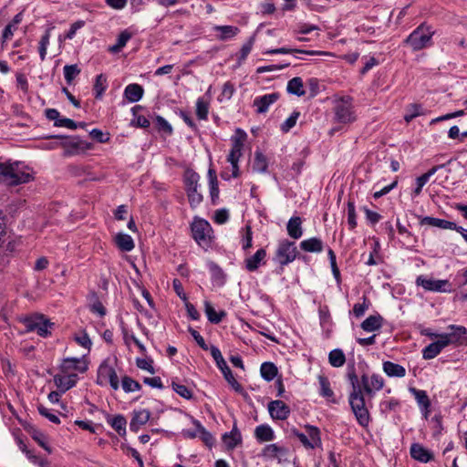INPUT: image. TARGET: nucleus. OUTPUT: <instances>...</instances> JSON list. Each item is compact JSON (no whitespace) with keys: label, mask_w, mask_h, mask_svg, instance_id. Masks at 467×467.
I'll use <instances>...</instances> for the list:
<instances>
[{"label":"nucleus","mask_w":467,"mask_h":467,"mask_svg":"<svg viewBox=\"0 0 467 467\" xmlns=\"http://www.w3.org/2000/svg\"><path fill=\"white\" fill-rule=\"evenodd\" d=\"M143 94V88L136 83L129 84L124 89V97L132 103L139 101Z\"/></svg>","instance_id":"bb28decb"},{"label":"nucleus","mask_w":467,"mask_h":467,"mask_svg":"<svg viewBox=\"0 0 467 467\" xmlns=\"http://www.w3.org/2000/svg\"><path fill=\"white\" fill-rule=\"evenodd\" d=\"M286 90L288 93L301 97L305 95L303 80L299 77H295L287 83Z\"/></svg>","instance_id":"e433bc0d"},{"label":"nucleus","mask_w":467,"mask_h":467,"mask_svg":"<svg viewBox=\"0 0 467 467\" xmlns=\"http://www.w3.org/2000/svg\"><path fill=\"white\" fill-rule=\"evenodd\" d=\"M410 456L420 462L427 463L433 460V454L420 443H413L410 450Z\"/></svg>","instance_id":"f3484780"},{"label":"nucleus","mask_w":467,"mask_h":467,"mask_svg":"<svg viewBox=\"0 0 467 467\" xmlns=\"http://www.w3.org/2000/svg\"><path fill=\"white\" fill-rule=\"evenodd\" d=\"M83 26H84V22L80 21V20L73 23L71 25L69 30L65 35V38L72 39L75 36L77 30L81 28Z\"/></svg>","instance_id":"774afa93"},{"label":"nucleus","mask_w":467,"mask_h":467,"mask_svg":"<svg viewBox=\"0 0 467 467\" xmlns=\"http://www.w3.org/2000/svg\"><path fill=\"white\" fill-rule=\"evenodd\" d=\"M336 119L340 123H350L356 119L350 98H342L336 101L334 107Z\"/></svg>","instance_id":"0eeeda50"},{"label":"nucleus","mask_w":467,"mask_h":467,"mask_svg":"<svg viewBox=\"0 0 467 467\" xmlns=\"http://www.w3.org/2000/svg\"><path fill=\"white\" fill-rule=\"evenodd\" d=\"M279 99V94L276 92L265 94L264 96L255 98L254 106L256 107L258 113H265L268 110L269 107Z\"/></svg>","instance_id":"dca6fc26"},{"label":"nucleus","mask_w":467,"mask_h":467,"mask_svg":"<svg viewBox=\"0 0 467 467\" xmlns=\"http://www.w3.org/2000/svg\"><path fill=\"white\" fill-rule=\"evenodd\" d=\"M77 374H57L54 376V382L61 392H66L77 383Z\"/></svg>","instance_id":"a211bd4d"},{"label":"nucleus","mask_w":467,"mask_h":467,"mask_svg":"<svg viewBox=\"0 0 467 467\" xmlns=\"http://www.w3.org/2000/svg\"><path fill=\"white\" fill-rule=\"evenodd\" d=\"M53 28V26L47 28L44 35L40 38L38 51L41 61H44L46 59L47 47L50 43L51 31Z\"/></svg>","instance_id":"ea45409f"},{"label":"nucleus","mask_w":467,"mask_h":467,"mask_svg":"<svg viewBox=\"0 0 467 467\" xmlns=\"http://www.w3.org/2000/svg\"><path fill=\"white\" fill-rule=\"evenodd\" d=\"M383 317L380 315H372L367 317L360 325L366 332H374L382 327Z\"/></svg>","instance_id":"c85d7f7f"},{"label":"nucleus","mask_w":467,"mask_h":467,"mask_svg":"<svg viewBox=\"0 0 467 467\" xmlns=\"http://www.w3.org/2000/svg\"><path fill=\"white\" fill-rule=\"evenodd\" d=\"M328 361L332 367H342L346 362L344 352L339 348L333 349L328 355Z\"/></svg>","instance_id":"79ce46f5"},{"label":"nucleus","mask_w":467,"mask_h":467,"mask_svg":"<svg viewBox=\"0 0 467 467\" xmlns=\"http://www.w3.org/2000/svg\"><path fill=\"white\" fill-rule=\"evenodd\" d=\"M200 180L199 174L192 170H187L184 174L185 186L188 195L189 202L192 208H196L202 202V195L197 192V187Z\"/></svg>","instance_id":"20e7f679"},{"label":"nucleus","mask_w":467,"mask_h":467,"mask_svg":"<svg viewBox=\"0 0 467 467\" xmlns=\"http://www.w3.org/2000/svg\"><path fill=\"white\" fill-rule=\"evenodd\" d=\"M97 383L100 386L109 383L113 389L117 390L119 389L118 375L108 360H104L98 368Z\"/></svg>","instance_id":"6e6552de"},{"label":"nucleus","mask_w":467,"mask_h":467,"mask_svg":"<svg viewBox=\"0 0 467 467\" xmlns=\"http://www.w3.org/2000/svg\"><path fill=\"white\" fill-rule=\"evenodd\" d=\"M88 369V361L82 358H66L62 360L60 370L63 374L83 373Z\"/></svg>","instance_id":"ddd939ff"},{"label":"nucleus","mask_w":467,"mask_h":467,"mask_svg":"<svg viewBox=\"0 0 467 467\" xmlns=\"http://www.w3.org/2000/svg\"><path fill=\"white\" fill-rule=\"evenodd\" d=\"M107 88V78L102 75H98L94 84V91L96 99L101 98L103 92Z\"/></svg>","instance_id":"09e8293b"},{"label":"nucleus","mask_w":467,"mask_h":467,"mask_svg":"<svg viewBox=\"0 0 467 467\" xmlns=\"http://www.w3.org/2000/svg\"><path fill=\"white\" fill-rule=\"evenodd\" d=\"M173 390L182 398L190 399L192 397L191 390L184 385L172 382Z\"/></svg>","instance_id":"680f3d73"},{"label":"nucleus","mask_w":467,"mask_h":467,"mask_svg":"<svg viewBox=\"0 0 467 467\" xmlns=\"http://www.w3.org/2000/svg\"><path fill=\"white\" fill-rule=\"evenodd\" d=\"M288 235L293 239H299L303 234L302 220L298 216L291 217L287 223Z\"/></svg>","instance_id":"393cba45"},{"label":"nucleus","mask_w":467,"mask_h":467,"mask_svg":"<svg viewBox=\"0 0 467 467\" xmlns=\"http://www.w3.org/2000/svg\"><path fill=\"white\" fill-rule=\"evenodd\" d=\"M121 385L125 392H135L140 389V383L128 376L122 378Z\"/></svg>","instance_id":"3c124183"},{"label":"nucleus","mask_w":467,"mask_h":467,"mask_svg":"<svg viewBox=\"0 0 467 467\" xmlns=\"http://www.w3.org/2000/svg\"><path fill=\"white\" fill-rule=\"evenodd\" d=\"M293 433L298 438L306 448L314 449L321 444L319 430L313 426H306V434L294 430Z\"/></svg>","instance_id":"f8f14e48"},{"label":"nucleus","mask_w":467,"mask_h":467,"mask_svg":"<svg viewBox=\"0 0 467 467\" xmlns=\"http://www.w3.org/2000/svg\"><path fill=\"white\" fill-rule=\"evenodd\" d=\"M422 114L421 106L419 104H410L406 109L404 119L406 122H410L414 118Z\"/></svg>","instance_id":"de8ad7c7"},{"label":"nucleus","mask_w":467,"mask_h":467,"mask_svg":"<svg viewBox=\"0 0 467 467\" xmlns=\"http://www.w3.org/2000/svg\"><path fill=\"white\" fill-rule=\"evenodd\" d=\"M420 223L421 225H430L433 227H438L441 229H450L452 230V228H456V223L453 222L446 221L440 218L426 216L421 218L420 221Z\"/></svg>","instance_id":"b1692460"},{"label":"nucleus","mask_w":467,"mask_h":467,"mask_svg":"<svg viewBox=\"0 0 467 467\" xmlns=\"http://www.w3.org/2000/svg\"><path fill=\"white\" fill-rule=\"evenodd\" d=\"M78 65H66L63 68L64 77L67 84H71L74 78L80 74Z\"/></svg>","instance_id":"49530a36"},{"label":"nucleus","mask_w":467,"mask_h":467,"mask_svg":"<svg viewBox=\"0 0 467 467\" xmlns=\"http://www.w3.org/2000/svg\"><path fill=\"white\" fill-rule=\"evenodd\" d=\"M74 339L79 346L85 348L88 350L90 349L92 342L86 331L83 330L78 334H76L74 336Z\"/></svg>","instance_id":"603ef678"},{"label":"nucleus","mask_w":467,"mask_h":467,"mask_svg":"<svg viewBox=\"0 0 467 467\" xmlns=\"http://www.w3.org/2000/svg\"><path fill=\"white\" fill-rule=\"evenodd\" d=\"M417 285L422 286L427 291L445 293L451 291L448 280H436L420 275L416 279Z\"/></svg>","instance_id":"9b49d317"},{"label":"nucleus","mask_w":467,"mask_h":467,"mask_svg":"<svg viewBox=\"0 0 467 467\" xmlns=\"http://www.w3.org/2000/svg\"><path fill=\"white\" fill-rule=\"evenodd\" d=\"M296 244L289 240H283L279 243L274 260L281 266L292 263L297 256Z\"/></svg>","instance_id":"423d86ee"},{"label":"nucleus","mask_w":467,"mask_h":467,"mask_svg":"<svg viewBox=\"0 0 467 467\" xmlns=\"http://www.w3.org/2000/svg\"><path fill=\"white\" fill-rule=\"evenodd\" d=\"M109 423L119 435H124L126 433L127 420L122 415L113 417L109 420Z\"/></svg>","instance_id":"c03bdc74"},{"label":"nucleus","mask_w":467,"mask_h":467,"mask_svg":"<svg viewBox=\"0 0 467 467\" xmlns=\"http://www.w3.org/2000/svg\"><path fill=\"white\" fill-rule=\"evenodd\" d=\"M260 373L264 379L271 381L277 375V368L274 363L265 362L261 365Z\"/></svg>","instance_id":"a19ab883"},{"label":"nucleus","mask_w":467,"mask_h":467,"mask_svg":"<svg viewBox=\"0 0 467 467\" xmlns=\"http://www.w3.org/2000/svg\"><path fill=\"white\" fill-rule=\"evenodd\" d=\"M368 307H369V302L367 299V297L364 296L363 303L362 304H355L352 311H353V314L355 315V317H360L365 314V312L368 309Z\"/></svg>","instance_id":"13d9d810"},{"label":"nucleus","mask_w":467,"mask_h":467,"mask_svg":"<svg viewBox=\"0 0 467 467\" xmlns=\"http://www.w3.org/2000/svg\"><path fill=\"white\" fill-rule=\"evenodd\" d=\"M244 234L242 238V246L244 250H247L252 247L253 232L252 227L247 224L244 229Z\"/></svg>","instance_id":"6e6d98bb"},{"label":"nucleus","mask_w":467,"mask_h":467,"mask_svg":"<svg viewBox=\"0 0 467 467\" xmlns=\"http://www.w3.org/2000/svg\"><path fill=\"white\" fill-rule=\"evenodd\" d=\"M318 381L320 384V395L327 399L329 401H335L334 391L330 388L328 379L324 375H319Z\"/></svg>","instance_id":"4c0bfd02"},{"label":"nucleus","mask_w":467,"mask_h":467,"mask_svg":"<svg viewBox=\"0 0 467 467\" xmlns=\"http://www.w3.org/2000/svg\"><path fill=\"white\" fill-rule=\"evenodd\" d=\"M211 273V282L213 287H222L226 282V274L217 265L211 263L209 265Z\"/></svg>","instance_id":"412c9836"},{"label":"nucleus","mask_w":467,"mask_h":467,"mask_svg":"<svg viewBox=\"0 0 467 467\" xmlns=\"http://www.w3.org/2000/svg\"><path fill=\"white\" fill-rule=\"evenodd\" d=\"M348 379L352 386V391L349 395V404L358 422L365 427L369 423V413L366 408L364 394L367 396L370 394V377L364 373L360 379H358L354 367H352L348 372Z\"/></svg>","instance_id":"f257e3e1"},{"label":"nucleus","mask_w":467,"mask_h":467,"mask_svg":"<svg viewBox=\"0 0 467 467\" xmlns=\"http://www.w3.org/2000/svg\"><path fill=\"white\" fill-rule=\"evenodd\" d=\"M265 256L266 252L264 248L257 250L254 255L245 259L246 269L251 272L255 271L259 267L261 262L265 258Z\"/></svg>","instance_id":"2f4dec72"},{"label":"nucleus","mask_w":467,"mask_h":467,"mask_svg":"<svg viewBox=\"0 0 467 467\" xmlns=\"http://www.w3.org/2000/svg\"><path fill=\"white\" fill-rule=\"evenodd\" d=\"M433 35L434 31L431 30V27L422 23L408 36L404 44L413 51H419L432 45Z\"/></svg>","instance_id":"7ed1b4c3"},{"label":"nucleus","mask_w":467,"mask_h":467,"mask_svg":"<svg viewBox=\"0 0 467 467\" xmlns=\"http://www.w3.org/2000/svg\"><path fill=\"white\" fill-rule=\"evenodd\" d=\"M37 410L40 415L43 417L48 419L51 422L58 424L60 422L58 417L53 413L50 412V410L46 408L44 405H39L37 407Z\"/></svg>","instance_id":"052dcab7"},{"label":"nucleus","mask_w":467,"mask_h":467,"mask_svg":"<svg viewBox=\"0 0 467 467\" xmlns=\"http://www.w3.org/2000/svg\"><path fill=\"white\" fill-rule=\"evenodd\" d=\"M156 126L159 130L165 132L168 135L172 133V128L171 124L162 117H156Z\"/></svg>","instance_id":"bf43d9fd"},{"label":"nucleus","mask_w":467,"mask_h":467,"mask_svg":"<svg viewBox=\"0 0 467 467\" xmlns=\"http://www.w3.org/2000/svg\"><path fill=\"white\" fill-rule=\"evenodd\" d=\"M268 410L271 417L275 420H285L290 414L289 407L279 400L269 402Z\"/></svg>","instance_id":"2eb2a0df"},{"label":"nucleus","mask_w":467,"mask_h":467,"mask_svg":"<svg viewBox=\"0 0 467 467\" xmlns=\"http://www.w3.org/2000/svg\"><path fill=\"white\" fill-rule=\"evenodd\" d=\"M61 140L60 145L65 149L66 155H76L90 149V144L78 137L56 136Z\"/></svg>","instance_id":"1a4fd4ad"},{"label":"nucleus","mask_w":467,"mask_h":467,"mask_svg":"<svg viewBox=\"0 0 467 467\" xmlns=\"http://www.w3.org/2000/svg\"><path fill=\"white\" fill-rule=\"evenodd\" d=\"M410 391L413 394L419 406L426 412H428L431 407V401L427 395V392L425 390L417 389L415 388H410Z\"/></svg>","instance_id":"f704fd0d"},{"label":"nucleus","mask_w":467,"mask_h":467,"mask_svg":"<svg viewBox=\"0 0 467 467\" xmlns=\"http://www.w3.org/2000/svg\"><path fill=\"white\" fill-rule=\"evenodd\" d=\"M33 179L28 168L19 162L0 163V180L6 185L16 186Z\"/></svg>","instance_id":"f03ea898"},{"label":"nucleus","mask_w":467,"mask_h":467,"mask_svg":"<svg viewBox=\"0 0 467 467\" xmlns=\"http://www.w3.org/2000/svg\"><path fill=\"white\" fill-rule=\"evenodd\" d=\"M254 436L260 442L271 441L275 439L273 429L265 424L259 425L255 428Z\"/></svg>","instance_id":"7c9ffc66"},{"label":"nucleus","mask_w":467,"mask_h":467,"mask_svg":"<svg viewBox=\"0 0 467 467\" xmlns=\"http://www.w3.org/2000/svg\"><path fill=\"white\" fill-rule=\"evenodd\" d=\"M224 379L227 381V383L238 393H243L244 389L242 385L235 379L234 377L232 370L230 368H227L223 372Z\"/></svg>","instance_id":"8fccbe9b"},{"label":"nucleus","mask_w":467,"mask_h":467,"mask_svg":"<svg viewBox=\"0 0 467 467\" xmlns=\"http://www.w3.org/2000/svg\"><path fill=\"white\" fill-rule=\"evenodd\" d=\"M209 174V180H210V195H211V201L213 204H217L219 200V188H218V182L216 179L215 171L212 169H209L208 171Z\"/></svg>","instance_id":"58836bf2"},{"label":"nucleus","mask_w":467,"mask_h":467,"mask_svg":"<svg viewBox=\"0 0 467 467\" xmlns=\"http://www.w3.org/2000/svg\"><path fill=\"white\" fill-rule=\"evenodd\" d=\"M244 146L232 144V149L227 157V161L232 165V175L236 178L239 176V166L238 161L242 156V150Z\"/></svg>","instance_id":"aec40b11"},{"label":"nucleus","mask_w":467,"mask_h":467,"mask_svg":"<svg viewBox=\"0 0 467 467\" xmlns=\"http://www.w3.org/2000/svg\"><path fill=\"white\" fill-rule=\"evenodd\" d=\"M363 211L365 213L367 220L369 221L372 224L377 223L381 219V215L379 213L371 211L367 207H364Z\"/></svg>","instance_id":"338daca9"},{"label":"nucleus","mask_w":467,"mask_h":467,"mask_svg":"<svg viewBox=\"0 0 467 467\" xmlns=\"http://www.w3.org/2000/svg\"><path fill=\"white\" fill-rule=\"evenodd\" d=\"M223 440L228 449H234L239 443H241L242 435L238 429L234 426L230 432L223 434Z\"/></svg>","instance_id":"473e14b6"},{"label":"nucleus","mask_w":467,"mask_h":467,"mask_svg":"<svg viewBox=\"0 0 467 467\" xmlns=\"http://www.w3.org/2000/svg\"><path fill=\"white\" fill-rule=\"evenodd\" d=\"M299 115L300 113L298 111H294L291 116L287 118L285 121L281 125L282 131L288 132L293 127H295Z\"/></svg>","instance_id":"5fc2aeb1"},{"label":"nucleus","mask_w":467,"mask_h":467,"mask_svg":"<svg viewBox=\"0 0 467 467\" xmlns=\"http://www.w3.org/2000/svg\"><path fill=\"white\" fill-rule=\"evenodd\" d=\"M450 329L452 330L450 334H454L452 337V342L459 340V338L467 333V329L462 326L451 325Z\"/></svg>","instance_id":"0e129e2a"},{"label":"nucleus","mask_w":467,"mask_h":467,"mask_svg":"<svg viewBox=\"0 0 467 467\" xmlns=\"http://www.w3.org/2000/svg\"><path fill=\"white\" fill-rule=\"evenodd\" d=\"M383 371L389 377L403 378L406 375V369L400 364L393 363L391 361H384L382 364Z\"/></svg>","instance_id":"c756f323"},{"label":"nucleus","mask_w":467,"mask_h":467,"mask_svg":"<svg viewBox=\"0 0 467 467\" xmlns=\"http://www.w3.org/2000/svg\"><path fill=\"white\" fill-rule=\"evenodd\" d=\"M227 316V313L224 309H216L211 304L206 302V318L212 324H219L221 323Z\"/></svg>","instance_id":"cd10ccee"},{"label":"nucleus","mask_w":467,"mask_h":467,"mask_svg":"<svg viewBox=\"0 0 467 467\" xmlns=\"http://www.w3.org/2000/svg\"><path fill=\"white\" fill-rule=\"evenodd\" d=\"M300 248L307 253H321L324 249V244L321 239L312 237L303 240L300 243Z\"/></svg>","instance_id":"a878e982"},{"label":"nucleus","mask_w":467,"mask_h":467,"mask_svg":"<svg viewBox=\"0 0 467 467\" xmlns=\"http://www.w3.org/2000/svg\"><path fill=\"white\" fill-rule=\"evenodd\" d=\"M385 384L384 379L379 374H372L370 376L369 389L370 394H368V397H373L376 391H379L383 389Z\"/></svg>","instance_id":"37998d69"},{"label":"nucleus","mask_w":467,"mask_h":467,"mask_svg":"<svg viewBox=\"0 0 467 467\" xmlns=\"http://www.w3.org/2000/svg\"><path fill=\"white\" fill-rule=\"evenodd\" d=\"M150 418V412L148 410H136L130 423L132 431H138L139 429L146 424Z\"/></svg>","instance_id":"6ab92c4d"},{"label":"nucleus","mask_w":467,"mask_h":467,"mask_svg":"<svg viewBox=\"0 0 467 467\" xmlns=\"http://www.w3.org/2000/svg\"><path fill=\"white\" fill-rule=\"evenodd\" d=\"M286 454V448L284 446H279L275 443L265 446L261 452L262 457L265 460H277L278 462L284 461Z\"/></svg>","instance_id":"4468645a"},{"label":"nucleus","mask_w":467,"mask_h":467,"mask_svg":"<svg viewBox=\"0 0 467 467\" xmlns=\"http://www.w3.org/2000/svg\"><path fill=\"white\" fill-rule=\"evenodd\" d=\"M213 30L216 32L215 37L223 41L233 38L239 32V28L234 26H215Z\"/></svg>","instance_id":"5701e85b"},{"label":"nucleus","mask_w":467,"mask_h":467,"mask_svg":"<svg viewBox=\"0 0 467 467\" xmlns=\"http://www.w3.org/2000/svg\"><path fill=\"white\" fill-rule=\"evenodd\" d=\"M213 219V222L217 224L225 223L229 220L228 210L225 208L216 210Z\"/></svg>","instance_id":"4d7b16f0"},{"label":"nucleus","mask_w":467,"mask_h":467,"mask_svg":"<svg viewBox=\"0 0 467 467\" xmlns=\"http://www.w3.org/2000/svg\"><path fill=\"white\" fill-rule=\"evenodd\" d=\"M356 217L355 203L349 200L348 202V223L350 229H354L357 226Z\"/></svg>","instance_id":"864d4df0"},{"label":"nucleus","mask_w":467,"mask_h":467,"mask_svg":"<svg viewBox=\"0 0 467 467\" xmlns=\"http://www.w3.org/2000/svg\"><path fill=\"white\" fill-rule=\"evenodd\" d=\"M118 247L124 252H130L134 248V242L130 235L119 233L115 236Z\"/></svg>","instance_id":"c9c22d12"},{"label":"nucleus","mask_w":467,"mask_h":467,"mask_svg":"<svg viewBox=\"0 0 467 467\" xmlns=\"http://www.w3.org/2000/svg\"><path fill=\"white\" fill-rule=\"evenodd\" d=\"M191 231L193 239L199 245L204 242V220L199 216H195L191 224Z\"/></svg>","instance_id":"4be33fe9"},{"label":"nucleus","mask_w":467,"mask_h":467,"mask_svg":"<svg viewBox=\"0 0 467 467\" xmlns=\"http://www.w3.org/2000/svg\"><path fill=\"white\" fill-rule=\"evenodd\" d=\"M267 54H293V53H298V54H307V55H317L321 54V52L314 51V50H304V49H298V48H286V47H280L275 49H271L266 51Z\"/></svg>","instance_id":"a18cd8bd"},{"label":"nucleus","mask_w":467,"mask_h":467,"mask_svg":"<svg viewBox=\"0 0 467 467\" xmlns=\"http://www.w3.org/2000/svg\"><path fill=\"white\" fill-rule=\"evenodd\" d=\"M268 168V160L260 150L254 152L253 171L259 173H265Z\"/></svg>","instance_id":"72a5a7b5"},{"label":"nucleus","mask_w":467,"mask_h":467,"mask_svg":"<svg viewBox=\"0 0 467 467\" xmlns=\"http://www.w3.org/2000/svg\"><path fill=\"white\" fill-rule=\"evenodd\" d=\"M26 330L27 332L36 331L40 337H46L51 334L53 323L47 319L43 315H35L24 319Z\"/></svg>","instance_id":"39448f33"},{"label":"nucleus","mask_w":467,"mask_h":467,"mask_svg":"<svg viewBox=\"0 0 467 467\" xmlns=\"http://www.w3.org/2000/svg\"><path fill=\"white\" fill-rule=\"evenodd\" d=\"M234 86L229 83V82H226L224 85H223V90H222V93L220 95V99L223 100V99H230L234 94Z\"/></svg>","instance_id":"69168bd1"},{"label":"nucleus","mask_w":467,"mask_h":467,"mask_svg":"<svg viewBox=\"0 0 467 467\" xmlns=\"http://www.w3.org/2000/svg\"><path fill=\"white\" fill-rule=\"evenodd\" d=\"M246 138H247V134L245 133V131H244L241 129H237L235 130L234 135L231 139L232 144L244 146V143L246 140Z\"/></svg>","instance_id":"e2e57ef3"},{"label":"nucleus","mask_w":467,"mask_h":467,"mask_svg":"<svg viewBox=\"0 0 467 467\" xmlns=\"http://www.w3.org/2000/svg\"><path fill=\"white\" fill-rule=\"evenodd\" d=\"M454 334H442L440 338L429 344L422 349V357L424 359H432L436 358L441 350L452 343V337Z\"/></svg>","instance_id":"9d476101"}]
</instances>
